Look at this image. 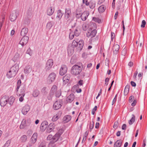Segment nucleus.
I'll use <instances>...</instances> for the list:
<instances>
[{
    "mask_svg": "<svg viewBox=\"0 0 147 147\" xmlns=\"http://www.w3.org/2000/svg\"><path fill=\"white\" fill-rule=\"evenodd\" d=\"M25 90V85L24 84H21V80H19L18 81L15 91L16 92L17 95L19 96L21 95L24 96Z\"/></svg>",
    "mask_w": 147,
    "mask_h": 147,
    "instance_id": "1",
    "label": "nucleus"
},
{
    "mask_svg": "<svg viewBox=\"0 0 147 147\" xmlns=\"http://www.w3.org/2000/svg\"><path fill=\"white\" fill-rule=\"evenodd\" d=\"M64 20L68 23H70L73 20L71 13V9L69 7L65 9Z\"/></svg>",
    "mask_w": 147,
    "mask_h": 147,
    "instance_id": "2",
    "label": "nucleus"
},
{
    "mask_svg": "<svg viewBox=\"0 0 147 147\" xmlns=\"http://www.w3.org/2000/svg\"><path fill=\"white\" fill-rule=\"evenodd\" d=\"M97 28L96 25L95 23H92L91 25V27L87 33L86 36L88 37L93 38L95 36L96 33V30Z\"/></svg>",
    "mask_w": 147,
    "mask_h": 147,
    "instance_id": "3",
    "label": "nucleus"
},
{
    "mask_svg": "<svg viewBox=\"0 0 147 147\" xmlns=\"http://www.w3.org/2000/svg\"><path fill=\"white\" fill-rule=\"evenodd\" d=\"M81 66L77 65H75L72 67L71 71V74L74 76L79 74L82 71Z\"/></svg>",
    "mask_w": 147,
    "mask_h": 147,
    "instance_id": "4",
    "label": "nucleus"
},
{
    "mask_svg": "<svg viewBox=\"0 0 147 147\" xmlns=\"http://www.w3.org/2000/svg\"><path fill=\"white\" fill-rule=\"evenodd\" d=\"M37 138V134L36 133H34L32 136L30 141L29 142L27 147L32 146L36 142Z\"/></svg>",
    "mask_w": 147,
    "mask_h": 147,
    "instance_id": "5",
    "label": "nucleus"
},
{
    "mask_svg": "<svg viewBox=\"0 0 147 147\" xmlns=\"http://www.w3.org/2000/svg\"><path fill=\"white\" fill-rule=\"evenodd\" d=\"M30 123V119H23L20 125V128L21 129H23L25 127L29 125Z\"/></svg>",
    "mask_w": 147,
    "mask_h": 147,
    "instance_id": "6",
    "label": "nucleus"
},
{
    "mask_svg": "<svg viewBox=\"0 0 147 147\" xmlns=\"http://www.w3.org/2000/svg\"><path fill=\"white\" fill-rule=\"evenodd\" d=\"M8 97L6 95L1 97L0 100V104L2 107H4L8 102Z\"/></svg>",
    "mask_w": 147,
    "mask_h": 147,
    "instance_id": "7",
    "label": "nucleus"
},
{
    "mask_svg": "<svg viewBox=\"0 0 147 147\" xmlns=\"http://www.w3.org/2000/svg\"><path fill=\"white\" fill-rule=\"evenodd\" d=\"M53 63L52 59H49L47 60L46 63L45 69L46 71L49 70L52 67Z\"/></svg>",
    "mask_w": 147,
    "mask_h": 147,
    "instance_id": "8",
    "label": "nucleus"
},
{
    "mask_svg": "<svg viewBox=\"0 0 147 147\" xmlns=\"http://www.w3.org/2000/svg\"><path fill=\"white\" fill-rule=\"evenodd\" d=\"M56 77V74L54 72L50 74L48 77V81L49 84L54 82Z\"/></svg>",
    "mask_w": 147,
    "mask_h": 147,
    "instance_id": "9",
    "label": "nucleus"
},
{
    "mask_svg": "<svg viewBox=\"0 0 147 147\" xmlns=\"http://www.w3.org/2000/svg\"><path fill=\"white\" fill-rule=\"evenodd\" d=\"M30 109V107L26 104L22 107V108L21 112L24 115H26Z\"/></svg>",
    "mask_w": 147,
    "mask_h": 147,
    "instance_id": "10",
    "label": "nucleus"
},
{
    "mask_svg": "<svg viewBox=\"0 0 147 147\" xmlns=\"http://www.w3.org/2000/svg\"><path fill=\"white\" fill-rule=\"evenodd\" d=\"M29 39V37L27 36H23L20 40L19 42V44L23 47L28 42Z\"/></svg>",
    "mask_w": 147,
    "mask_h": 147,
    "instance_id": "11",
    "label": "nucleus"
},
{
    "mask_svg": "<svg viewBox=\"0 0 147 147\" xmlns=\"http://www.w3.org/2000/svg\"><path fill=\"white\" fill-rule=\"evenodd\" d=\"M62 104V103L61 100L56 101L53 104V108L55 110L59 109L61 107Z\"/></svg>",
    "mask_w": 147,
    "mask_h": 147,
    "instance_id": "12",
    "label": "nucleus"
},
{
    "mask_svg": "<svg viewBox=\"0 0 147 147\" xmlns=\"http://www.w3.org/2000/svg\"><path fill=\"white\" fill-rule=\"evenodd\" d=\"M67 67L65 65H62L59 71V74L61 76H63L67 72Z\"/></svg>",
    "mask_w": 147,
    "mask_h": 147,
    "instance_id": "13",
    "label": "nucleus"
},
{
    "mask_svg": "<svg viewBox=\"0 0 147 147\" xmlns=\"http://www.w3.org/2000/svg\"><path fill=\"white\" fill-rule=\"evenodd\" d=\"M89 15V12L88 11H84L82 14L81 19L83 21H85Z\"/></svg>",
    "mask_w": 147,
    "mask_h": 147,
    "instance_id": "14",
    "label": "nucleus"
},
{
    "mask_svg": "<svg viewBox=\"0 0 147 147\" xmlns=\"http://www.w3.org/2000/svg\"><path fill=\"white\" fill-rule=\"evenodd\" d=\"M19 69V66L18 64H16L12 66L10 69L11 70L13 73H15L16 74Z\"/></svg>",
    "mask_w": 147,
    "mask_h": 147,
    "instance_id": "15",
    "label": "nucleus"
},
{
    "mask_svg": "<svg viewBox=\"0 0 147 147\" xmlns=\"http://www.w3.org/2000/svg\"><path fill=\"white\" fill-rule=\"evenodd\" d=\"M54 8L52 7H48L46 11V14L49 16H51L54 11Z\"/></svg>",
    "mask_w": 147,
    "mask_h": 147,
    "instance_id": "16",
    "label": "nucleus"
},
{
    "mask_svg": "<svg viewBox=\"0 0 147 147\" xmlns=\"http://www.w3.org/2000/svg\"><path fill=\"white\" fill-rule=\"evenodd\" d=\"M32 70L31 67L30 65L26 66L24 69V72L25 74H28L30 73Z\"/></svg>",
    "mask_w": 147,
    "mask_h": 147,
    "instance_id": "17",
    "label": "nucleus"
},
{
    "mask_svg": "<svg viewBox=\"0 0 147 147\" xmlns=\"http://www.w3.org/2000/svg\"><path fill=\"white\" fill-rule=\"evenodd\" d=\"M63 14V13L62 12L61 10H58L57 12L56 18L57 19L60 20Z\"/></svg>",
    "mask_w": 147,
    "mask_h": 147,
    "instance_id": "18",
    "label": "nucleus"
},
{
    "mask_svg": "<svg viewBox=\"0 0 147 147\" xmlns=\"http://www.w3.org/2000/svg\"><path fill=\"white\" fill-rule=\"evenodd\" d=\"M48 125V123L47 121H43L41 124V129L43 131L45 130L47 127Z\"/></svg>",
    "mask_w": 147,
    "mask_h": 147,
    "instance_id": "19",
    "label": "nucleus"
},
{
    "mask_svg": "<svg viewBox=\"0 0 147 147\" xmlns=\"http://www.w3.org/2000/svg\"><path fill=\"white\" fill-rule=\"evenodd\" d=\"M54 129V125L52 123H50L47 127V133H49L52 131Z\"/></svg>",
    "mask_w": 147,
    "mask_h": 147,
    "instance_id": "20",
    "label": "nucleus"
},
{
    "mask_svg": "<svg viewBox=\"0 0 147 147\" xmlns=\"http://www.w3.org/2000/svg\"><path fill=\"white\" fill-rule=\"evenodd\" d=\"M84 42L83 40H78V45H77V48L79 50H81L84 46Z\"/></svg>",
    "mask_w": 147,
    "mask_h": 147,
    "instance_id": "21",
    "label": "nucleus"
},
{
    "mask_svg": "<svg viewBox=\"0 0 147 147\" xmlns=\"http://www.w3.org/2000/svg\"><path fill=\"white\" fill-rule=\"evenodd\" d=\"M58 139L57 138H54L53 139V141H51L49 144V147H54L55 146L56 144L55 143L56 142Z\"/></svg>",
    "mask_w": 147,
    "mask_h": 147,
    "instance_id": "22",
    "label": "nucleus"
},
{
    "mask_svg": "<svg viewBox=\"0 0 147 147\" xmlns=\"http://www.w3.org/2000/svg\"><path fill=\"white\" fill-rule=\"evenodd\" d=\"M17 18V15L15 12H12L10 16V20L11 22H13L16 20Z\"/></svg>",
    "mask_w": 147,
    "mask_h": 147,
    "instance_id": "23",
    "label": "nucleus"
},
{
    "mask_svg": "<svg viewBox=\"0 0 147 147\" xmlns=\"http://www.w3.org/2000/svg\"><path fill=\"white\" fill-rule=\"evenodd\" d=\"M28 32V29L26 27L22 29L21 35L22 36H25Z\"/></svg>",
    "mask_w": 147,
    "mask_h": 147,
    "instance_id": "24",
    "label": "nucleus"
},
{
    "mask_svg": "<svg viewBox=\"0 0 147 147\" xmlns=\"http://www.w3.org/2000/svg\"><path fill=\"white\" fill-rule=\"evenodd\" d=\"M54 138H57V139H58L59 138V136L57 134H56L53 136V137L51 135H49L47 138V139L48 140L53 141V139Z\"/></svg>",
    "mask_w": 147,
    "mask_h": 147,
    "instance_id": "25",
    "label": "nucleus"
},
{
    "mask_svg": "<svg viewBox=\"0 0 147 147\" xmlns=\"http://www.w3.org/2000/svg\"><path fill=\"white\" fill-rule=\"evenodd\" d=\"M74 96L73 94L69 95L66 98V101L68 103H71L74 99Z\"/></svg>",
    "mask_w": 147,
    "mask_h": 147,
    "instance_id": "26",
    "label": "nucleus"
},
{
    "mask_svg": "<svg viewBox=\"0 0 147 147\" xmlns=\"http://www.w3.org/2000/svg\"><path fill=\"white\" fill-rule=\"evenodd\" d=\"M119 47V46L117 44H115L114 45L113 50L114 54H117L118 53Z\"/></svg>",
    "mask_w": 147,
    "mask_h": 147,
    "instance_id": "27",
    "label": "nucleus"
},
{
    "mask_svg": "<svg viewBox=\"0 0 147 147\" xmlns=\"http://www.w3.org/2000/svg\"><path fill=\"white\" fill-rule=\"evenodd\" d=\"M70 79V76L69 74H66L63 78V80L65 83H67Z\"/></svg>",
    "mask_w": 147,
    "mask_h": 147,
    "instance_id": "28",
    "label": "nucleus"
},
{
    "mask_svg": "<svg viewBox=\"0 0 147 147\" xmlns=\"http://www.w3.org/2000/svg\"><path fill=\"white\" fill-rule=\"evenodd\" d=\"M57 87L55 85H53L52 87L50 92V93L51 95H53L56 92L57 90Z\"/></svg>",
    "mask_w": 147,
    "mask_h": 147,
    "instance_id": "29",
    "label": "nucleus"
},
{
    "mask_svg": "<svg viewBox=\"0 0 147 147\" xmlns=\"http://www.w3.org/2000/svg\"><path fill=\"white\" fill-rule=\"evenodd\" d=\"M16 74L15 73H13L11 70L10 69L8 72L7 74V76L8 78H10L14 77Z\"/></svg>",
    "mask_w": 147,
    "mask_h": 147,
    "instance_id": "30",
    "label": "nucleus"
},
{
    "mask_svg": "<svg viewBox=\"0 0 147 147\" xmlns=\"http://www.w3.org/2000/svg\"><path fill=\"white\" fill-rule=\"evenodd\" d=\"M122 143V141L121 140H117L115 142L114 147H120L121 146Z\"/></svg>",
    "mask_w": 147,
    "mask_h": 147,
    "instance_id": "31",
    "label": "nucleus"
},
{
    "mask_svg": "<svg viewBox=\"0 0 147 147\" xmlns=\"http://www.w3.org/2000/svg\"><path fill=\"white\" fill-rule=\"evenodd\" d=\"M15 100V98L12 96H10L9 98H8V102L10 106H11L13 105Z\"/></svg>",
    "mask_w": 147,
    "mask_h": 147,
    "instance_id": "32",
    "label": "nucleus"
},
{
    "mask_svg": "<svg viewBox=\"0 0 147 147\" xmlns=\"http://www.w3.org/2000/svg\"><path fill=\"white\" fill-rule=\"evenodd\" d=\"M6 13L5 12L1 14L0 19V23L3 24L5 18Z\"/></svg>",
    "mask_w": 147,
    "mask_h": 147,
    "instance_id": "33",
    "label": "nucleus"
},
{
    "mask_svg": "<svg viewBox=\"0 0 147 147\" xmlns=\"http://www.w3.org/2000/svg\"><path fill=\"white\" fill-rule=\"evenodd\" d=\"M71 117L70 115H67L65 116L63 118V121L65 123H67L70 121Z\"/></svg>",
    "mask_w": 147,
    "mask_h": 147,
    "instance_id": "34",
    "label": "nucleus"
},
{
    "mask_svg": "<svg viewBox=\"0 0 147 147\" xmlns=\"http://www.w3.org/2000/svg\"><path fill=\"white\" fill-rule=\"evenodd\" d=\"M53 23L52 21L49 22L46 25V28L47 29L49 30L52 27L53 25Z\"/></svg>",
    "mask_w": 147,
    "mask_h": 147,
    "instance_id": "35",
    "label": "nucleus"
},
{
    "mask_svg": "<svg viewBox=\"0 0 147 147\" xmlns=\"http://www.w3.org/2000/svg\"><path fill=\"white\" fill-rule=\"evenodd\" d=\"M129 85H126L125 88L124 92V95L125 96L127 95L129 91Z\"/></svg>",
    "mask_w": 147,
    "mask_h": 147,
    "instance_id": "36",
    "label": "nucleus"
},
{
    "mask_svg": "<svg viewBox=\"0 0 147 147\" xmlns=\"http://www.w3.org/2000/svg\"><path fill=\"white\" fill-rule=\"evenodd\" d=\"M48 90L46 87H43L41 89V92L44 95H46L48 93Z\"/></svg>",
    "mask_w": 147,
    "mask_h": 147,
    "instance_id": "37",
    "label": "nucleus"
},
{
    "mask_svg": "<svg viewBox=\"0 0 147 147\" xmlns=\"http://www.w3.org/2000/svg\"><path fill=\"white\" fill-rule=\"evenodd\" d=\"M78 40H74L72 43V46L73 48H74L76 47L77 48V45H78Z\"/></svg>",
    "mask_w": 147,
    "mask_h": 147,
    "instance_id": "38",
    "label": "nucleus"
},
{
    "mask_svg": "<svg viewBox=\"0 0 147 147\" xmlns=\"http://www.w3.org/2000/svg\"><path fill=\"white\" fill-rule=\"evenodd\" d=\"M39 93L40 92L38 90H35L33 91L32 95L34 97H36L38 96Z\"/></svg>",
    "mask_w": 147,
    "mask_h": 147,
    "instance_id": "39",
    "label": "nucleus"
},
{
    "mask_svg": "<svg viewBox=\"0 0 147 147\" xmlns=\"http://www.w3.org/2000/svg\"><path fill=\"white\" fill-rule=\"evenodd\" d=\"M132 117L131 119L129 121V125H132L135 121V117L134 115H132Z\"/></svg>",
    "mask_w": 147,
    "mask_h": 147,
    "instance_id": "40",
    "label": "nucleus"
},
{
    "mask_svg": "<svg viewBox=\"0 0 147 147\" xmlns=\"http://www.w3.org/2000/svg\"><path fill=\"white\" fill-rule=\"evenodd\" d=\"M105 7L103 5H101L98 8V10L100 13L103 12L105 9Z\"/></svg>",
    "mask_w": 147,
    "mask_h": 147,
    "instance_id": "41",
    "label": "nucleus"
},
{
    "mask_svg": "<svg viewBox=\"0 0 147 147\" xmlns=\"http://www.w3.org/2000/svg\"><path fill=\"white\" fill-rule=\"evenodd\" d=\"M27 137L25 135L22 136L20 138V140L22 142H25L27 140Z\"/></svg>",
    "mask_w": 147,
    "mask_h": 147,
    "instance_id": "42",
    "label": "nucleus"
},
{
    "mask_svg": "<svg viewBox=\"0 0 147 147\" xmlns=\"http://www.w3.org/2000/svg\"><path fill=\"white\" fill-rule=\"evenodd\" d=\"M60 117V116L59 115V114H56L53 117L52 120L53 121H57Z\"/></svg>",
    "mask_w": 147,
    "mask_h": 147,
    "instance_id": "43",
    "label": "nucleus"
},
{
    "mask_svg": "<svg viewBox=\"0 0 147 147\" xmlns=\"http://www.w3.org/2000/svg\"><path fill=\"white\" fill-rule=\"evenodd\" d=\"M90 9H92L94 8L95 6V4L94 3L90 1L89 2L88 5Z\"/></svg>",
    "mask_w": 147,
    "mask_h": 147,
    "instance_id": "44",
    "label": "nucleus"
},
{
    "mask_svg": "<svg viewBox=\"0 0 147 147\" xmlns=\"http://www.w3.org/2000/svg\"><path fill=\"white\" fill-rule=\"evenodd\" d=\"M92 20L93 21L98 23H100L101 22L100 20L98 18L93 17Z\"/></svg>",
    "mask_w": 147,
    "mask_h": 147,
    "instance_id": "45",
    "label": "nucleus"
},
{
    "mask_svg": "<svg viewBox=\"0 0 147 147\" xmlns=\"http://www.w3.org/2000/svg\"><path fill=\"white\" fill-rule=\"evenodd\" d=\"M118 126L119 123L118 121H115L114 123V125L113 126V128L114 129H116L118 128Z\"/></svg>",
    "mask_w": 147,
    "mask_h": 147,
    "instance_id": "46",
    "label": "nucleus"
},
{
    "mask_svg": "<svg viewBox=\"0 0 147 147\" xmlns=\"http://www.w3.org/2000/svg\"><path fill=\"white\" fill-rule=\"evenodd\" d=\"M88 28V25L86 24H84L82 25L83 29L84 30H86Z\"/></svg>",
    "mask_w": 147,
    "mask_h": 147,
    "instance_id": "47",
    "label": "nucleus"
},
{
    "mask_svg": "<svg viewBox=\"0 0 147 147\" xmlns=\"http://www.w3.org/2000/svg\"><path fill=\"white\" fill-rule=\"evenodd\" d=\"M63 129H60L59 131H58V133L57 134H58V135L59 136V138L60 136L62 134L63 132Z\"/></svg>",
    "mask_w": 147,
    "mask_h": 147,
    "instance_id": "48",
    "label": "nucleus"
},
{
    "mask_svg": "<svg viewBox=\"0 0 147 147\" xmlns=\"http://www.w3.org/2000/svg\"><path fill=\"white\" fill-rule=\"evenodd\" d=\"M26 53L30 56H31L32 54V51L30 48H28L27 51Z\"/></svg>",
    "mask_w": 147,
    "mask_h": 147,
    "instance_id": "49",
    "label": "nucleus"
},
{
    "mask_svg": "<svg viewBox=\"0 0 147 147\" xmlns=\"http://www.w3.org/2000/svg\"><path fill=\"white\" fill-rule=\"evenodd\" d=\"M74 34L75 36H78L80 34V32L77 29H76L75 30Z\"/></svg>",
    "mask_w": 147,
    "mask_h": 147,
    "instance_id": "50",
    "label": "nucleus"
},
{
    "mask_svg": "<svg viewBox=\"0 0 147 147\" xmlns=\"http://www.w3.org/2000/svg\"><path fill=\"white\" fill-rule=\"evenodd\" d=\"M61 95V90H58L56 93V96L57 97H59Z\"/></svg>",
    "mask_w": 147,
    "mask_h": 147,
    "instance_id": "51",
    "label": "nucleus"
},
{
    "mask_svg": "<svg viewBox=\"0 0 147 147\" xmlns=\"http://www.w3.org/2000/svg\"><path fill=\"white\" fill-rule=\"evenodd\" d=\"M74 32H71L69 33V38L70 39H72L74 37Z\"/></svg>",
    "mask_w": 147,
    "mask_h": 147,
    "instance_id": "52",
    "label": "nucleus"
},
{
    "mask_svg": "<svg viewBox=\"0 0 147 147\" xmlns=\"http://www.w3.org/2000/svg\"><path fill=\"white\" fill-rule=\"evenodd\" d=\"M82 16V14L80 12H76V17L78 18H80V17L81 18Z\"/></svg>",
    "mask_w": 147,
    "mask_h": 147,
    "instance_id": "53",
    "label": "nucleus"
},
{
    "mask_svg": "<svg viewBox=\"0 0 147 147\" xmlns=\"http://www.w3.org/2000/svg\"><path fill=\"white\" fill-rule=\"evenodd\" d=\"M10 140H8L7 141L6 143L5 144L4 146H3L2 147H8L9 146V145L10 143Z\"/></svg>",
    "mask_w": 147,
    "mask_h": 147,
    "instance_id": "54",
    "label": "nucleus"
},
{
    "mask_svg": "<svg viewBox=\"0 0 147 147\" xmlns=\"http://www.w3.org/2000/svg\"><path fill=\"white\" fill-rule=\"evenodd\" d=\"M146 24V22L145 20H143L142 22L141 27L142 28H144Z\"/></svg>",
    "mask_w": 147,
    "mask_h": 147,
    "instance_id": "55",
    "label": "nucleus"
},
{
    "mask_svg": "<svg viewBox=\"0 0 147 147\" xmlns=\"http://www.w3.org/2000/svg\"><path fill=\"white\" fill-rule=\"evenodd\" d=\"M94 123L93 122V123L92 124H91V123H90V126H89V128H90V131H91L92 130V129L94 128Z\"/></svg>",
    "mask_w": 147,
    "mask_h": 147,
    "instance_id": "56",
    "label": "nucleus"
},
{
    "mask_svg": "<svg viewBox=\"0 0 147 147\" xmlns=\"http://www.w3.org/2000/svg\"><path fill=\"white\" fill-rule=\"evenodd\" d=\"M24 22L25 23V24H28V22H30V19L28 18H27L26 19H25L24 20Z\"/></svg>",
    "mask_w": 147,
    "mask_h": 147,
    "instance_id": "57",
    "label": "nucleus"
},
{
    "mask_svg": "<svg viewBox=\"0 0 147 147\" xmlns=\"http://www.w3.org/2000/svg\"><path fill=\"white\" fill-rule=\"evenodd\" d=\"M126 49H124L122 51V55H125L126 53Z\"/></svg>",
    "mask_w": 147,
    "mask_h": 147,
    "instance_id": "58",
    "label": "nucleus"
},
{
    "mask_svg": "<svg viewBox=\"0 0 147 147\" xmlns=\"http://www.w3.org/2000/svg\"><path fill=\"white\" fill-rule=\"evenodd\" d=\"M88 0H83V3L85 4L86 6H88L89 2H88Z\"/></svg>",
    "mask_w": 147,
    "mask_h": 147,
    "instance_id": "59",
    "label": "nucleus"
},
{
    "mask_svg": "<svg viewBox=\"0 0 147 147\" xmlns=\"http://www.w3.org/2000/svg\"><path fill=\"white\" fill-rule=\"evenodd\" d=\"M117 95L116 94L115 95V98H114L113 99V101L112 104V105H113L114 104L115 102L117 100Z\"/></svg>",
    "mask_w": 147,
    "mask_h": 147,
    "instance_id": "60",
    "label": "nucleus"
},
{
    "mask_svg": "<svg viewBox=\"0 0 147 147\" xmlns=\"http://www.w3.org/2000/svg\"><path fill=\"white\" fill-rule=\"evenodd\" d=\"M36 69V71L37 72H39L40 71V67L39 65H38V66H36L35 67Z\"/></svg>",
    "mask_w": 147,
    "mask_h": 147,
    "instance_id": "61",
    "label": "nucleus"
},
{
    "mask_svg": "<svg viewBox=\"0 0 147 147\" xmlns=\"http://www.w3.org/2000/svg\"><path fill=\"white\" fill-rule=\"evenodd\" d=\"M134 97L133 96H131L129 98V102H131L134 99Z\"/></svg>",
    "mask_w": 147,
    "mask_h": 147,
    "instance_id": "62",
    "label": "nucleus"
},
{
    "mask_svg": "<svg viewBox=\"0 0 147 147\" xmlns=\"http://www.w3.org/2000/svg\"><path fill=\"white\" fill-rule=\"evenodd\" d=\"M78 84L80 86H82L83 84V80H80L78 82Z\"/></svg>",
    "mask_w": 147,
    "mask_h": 147,
    "instance_id": "63",
    "label": "nucleus"
},
{
    "mask_svg": "<svg viewBox=\"0 0 147 147\" xmlns=\"http://www.w3.org/2000/svg\"><path fill=\"white\" fill-rule=\"evenodd\" d=\"M136 102H137L136 100H134L133 102L132 103L131 105L133 107L134 106L136 105Z\"/></svg>",
    "mask_w": 147,
    "mask_h": 147,
    "instance_id": "64",
    "label": "nucleus"
}]
</instances>
